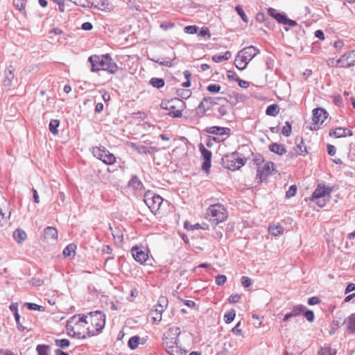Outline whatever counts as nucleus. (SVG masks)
<instances>
[{
  "instance_id": "f257e3e1",
  "label": "nucleus",
  "mask_w": 355,
  "mask_h": 355,
  "mask_svg": "<svg viewBox=\"0 0 355 355\" xmlns=\"http://www.w3.org/2000/svg\"><path fill=\"white\" fill-rule=\"evenodd\" d=\"M92 64V71H97L100 69L107 71L110 73H115L118 70V66L108 55H93L89 58Z\"/></svg>"
},
{
  "instance_id": "f03ea898",
  "label": "nucleus",
  "mask_w": 355,
  "mask_h": 355,
  "mask_svg": "<svg viewBox=\"0 0 355 355\" xmlns=\"http://www.w3.org/2000/svg\"><path fill=\"white\" fill-rule=\"evenodd\" d=\"M77 316H73L71 320L68 321L67 324V329L70 336H73L78 338H86L87 336V330H86L88 320V316L83 315V316L78 315V320Z\"/></svg>"
},
{
  "instance_id": "7ed1b4c3",
  "label": "nucleus",
  "mask_w": 355,
  "mask_h": 355,
  "mask_svg": "<svg viewBox=\"0 0 355 355\" xmlns=\"http://www.w3.org/2000/svg\"><path fill=\"white\" fill-rule=\"evenodd\" d=\"M259 53V49L254 46L243 48L237 53L235 58V67L239 70L245 69L248 63Z\"/></svg>"
},
{
  "instance_id": "20e7f679",
  "label": "nucleus",
  "mask_w": 355,
  "mask_h": 355,
  "mask_svg": "<svg viewBox=\"0 0 355 355\" xmlns=\"http://www.w3.org/2000/svg\"><path fill=\"white\" fill-rule=\"evenodd\" d=\"M91 323V327H87V336H92L100 333L104 328L105 324V315L100 311L90 312L87 315Z\"/></svg>"
},
{
  "instance_id": "39448f33",
  "label": "nucleus",
  "mask_w": 355,
  "mask_h": 355,
  "mask_svg": "<svg viewBox=\"0 0 355 355\" xmlns=\"http://www.w3.org/2000/svg\"><path fill=\"white\" fill-rule=\"evenodd\" d=\"M333 189L330 187L318 184L311 196V201L320 207L325 206L326 202L329 200Z\"/></svg>"
},
{
  "instance_id": "423d86ee",
  "label": "nucleus",
  "mask_w": 355,
  "mask_h": 355,
  "mask_svg": "<svg viewBox=\"0 0 355 355\" xmlns=\"http://www.w3.org/2000/svg\"><path fill=\"white\" fill-rule=\"evenodd\" d=\"M246 160V158L243 157L241 154L234 152L225 155L223 159V162L225 168L235 171L242 167L245 164Z\"/></svg>"
},
{
  "instance_id": "0eeeda50",
  "label": "nucleus",
  "mask_w": 355,
  "mask_h": 355,
  "mask_svg": "<svg viewBox=\"0 0 355 355\" xmlns=\"http://www.w3.org/2000/svg\"><path fill=\"white\" fill-rule=\"evenodd\" d=\"M206 214L210 220L219 223L224 222L227 218L225 207L220 204L211 205L207 210Z\"/></svg>"
},
{
  "instance_id": "6e6552de",
  "label": "nucleus",
  "mask_w": 355,
  "mask_h": 355,
  "mask_svg": "<svg viewBox=\"0 0 355 355\" xmlns=\"http://www.w3.org/2000/svg\"><path fill=\"white\" fill-rule=\"evenodd\" d=\"M184 105V102L179 98L171 99L168 102H162L161 103V107L163 109L168 110V115L172 117H180L182 116V109L176 110L175 107H182Z\"/></svg>"
},
{
  "instance_id": "1a4fd4ad",
  "label": "nucleus",
  "mask_w": 355,
  "mask_h": 355,
  "mask_svg": "<svg viewBox=\"0 0 355 355\" xmlns=\"http://www.w3.org/2000/svg\"><path fill=\"white\" fill-rule=\"evenodd\" d=\"M144 201L152 213L155 214L163 202L162 198L151 191H147L144 195Z\"/></svg>"
},
{
  "instance_id": "9d476101",
  "label": "nucleus",
  "mask_w": 355,
  "mask_h": 355,
  "mask_svg": "<svg viewBox=\"0 0 355 355\" xmlns=\"http://www.w3.org/2000/svg\"><path fill=\"white\" fill-rule=\"evenodd\" d=\"M92 153L95 157L106 164L111 165L116 162L115 156L106 150L105 147H93Z\"/></svg>"
},
{
  "instance_id": "9b49d317",
  "label": "nucleus",
  "mask_w": 355,
  "mask_h": 355,
  "mask_svg": "<svg viewBox=\"0 0 355 355\" xmlns=\"http://www.w3.org/2000/svg\"><path fill=\"white\" fill-rule=\"evenodd\" d=\"M180 334L179 327L170 328L164 335L163 340L165 347L175 345L178 341V336Z\"/></svg>"
},
{
  "instance_id": "f8f14e48",
  "label": "nucleus",
  "mask_w": 355,
  "mask_h": 355,
  "mask_svg": "<svg viewBox=\"0 0 355 355\" xmlns=\"http://www.w3.org/2000/svg\"><path fill=\"white\" fill-rule=\"evenodd\" d=\"M268 12L270 17L275 19L279 24L288 25L291 27L295 26L297 24L295 21L287 18V17L285 15L279 12L275 8H270L268 10Z\"/></svg>"
},
{
  "instance_id": "ddd939ff",
  "label": "nucleus",
  "mask_w": 355,
  "mask_h": 355,
  "mask_svg": "<svg viewBox=\"0 0 355 355\" xmlns=\"http://www.w3.org/2000/svg\"><path fill=\"white\" fill-rule=\"evenodd\" d=\"M199 150L200 151L201 156L204 159L202 164V170L205 171L207 173H209L211 168L212 153L207 150L202 144L199 145Z\"/></svg>"
},
{
  "instance_id": "4468645a",
  "label": "nucleus",
  "mask_w": 355,
  "mask_h": 355,
  "mask_svg": "<svg viewBox=\"0 0 355 355\" xmlns=\"http://www.w3.org/2000/svg\"><path fill=\"white\" fill-rule=\"evenodd\" d=\"M339 67H350L355 65V50L349 51L337 60Z\"/></svg>"
},
{
  "instance_id": "2eb2a0df",
  "label": "nucleus",
  "mask_w": 355,
  "mask_h": 355,
  "mask_svg": "<svg viewBox=\"0 0 355 355\" xmlns=\"http://www.w3.org/2000/svg\"><path fill=\"white\" fill-rule=\"evenodd\" d=\"M132 255L135 260L140 263H144L148 259V255L144 249L137 246L133 247L131 249Z\"/></svg>"
},
{
  "instance_id": "dca6fc26",
  "label": "nucleus",
  "mask_w": 355,
  "mask_h": 355,
  "mask_svg": "<svg viewBox=\"0 0 355 355\" xmlns=\"http://www.w3.org/2000/svg\"><path fill=\"white\" fill-rule=\"evenodd\" d=\"M327 116L328 113L323 108H315L313 110V121L315 125H322Z\"/></svg>"
},
{
  "instance_id": "f3484780",
  "label": "nucleus",
  "mask_w": 355,
  "mask_h": 355,
  "mask_svg": "<svg viewBox=\"0 0 355 355\" xmlns=\"http://www.w3.org/2000/svg\"><path fill=\"white\" fill-rule=\"evenodd\" d=\"M274 164L272 162H267L262 166H259L257 169V177L261 181L265 180L268 175L273 170Z\"/></svg>"
},
{
  "instance_id": "a211bd4d",
  "label": "nucleus",
  "mask_w": 355,
  "mask_h": 355,
  "mask_svg": "<svg viewBox=\"0 0 355 355\" xmlns=\"http://www.w3.org/2000/svg\"><path fill=\"white\" fill-rule=\"evenodd\" d=\"M205 131L208 134H212L219 137H223L224 135L229 136L231 132L230 128L218 126L206 128Z\"/></svg>"
},
{
  "instance_id": "6ab92c4d",
  "label": "nucleus",
  "mask_w": 355,
  "mask_h": 355,
  "mask_svg": "<svg viewBox=\"0 0 355 355\" xmlns=\"http://www.w3.org/2000/svg\"><path fill=\"white\" fill-rule=\"evenodd\" d=\"M212 103L213 101L211 97L204 98L196 109L197 114L200 116H203L206 111L210 109V106Z\"/></svg>"
},
{
  "instance_id": "aec40b11",
  "label": "nucleus",
  "mask_w": 355,
  "mask_h": 355,
  "mask_svg": "<svg viewBox=\"0 0 355 355\" xmlns=\"http://www.w3.org/2000/svg\"><path fill=\"white\" fill-rule=\"evenodd\" d=\"M92 7L103 11L110 12L114 7L110 4L108 0H94L92 3Z\"/></svg>"
},
{
  "instance_id": "412c9836",
  "label": "nucleus",
  "mask_w": 355,
  "mask_h": 355,
  "mask_svg": "<svg viewBox=\"0 0 355 355\" xmlns=\"http://www.w3.org/2000/svg\"><path fill=\"white\" fill-rule=\"evenodd\" d=\"M295 146L293 148L295 153L291 157L304 155L306 153V148L302 137H297L295 139Z\"/></svg>"
},
{
  "instance_id": "4be33fe9",
  "label": "nucleus",
  "mask_w": 355,
  "mask_h": 355,
  "mask_svg": "<svg viewBox=\"0 0 355 355\" xmlns=\"http://www.w3.org/2000/svg\"><path fill=\"white\" fill-rule=\"evenodd\" d=\"M306 309V306L304 305H295L293 307L291 312L286 314L283 319V321H288L290 318L300 315Z\"/></svg>"
},
{
  "instance_id": "5701e85b",
  "label": "nucleus",
  "mask_w": 355,
  "mask_h": 355,
  "mask_svg": "<svg viewBox=\"0 0 355 355\" xmlns=\"http://www.w3.org/2000/svg\"><path fill=\"white\" fill-rule=\"evenodd\" d=\"M164 311V305L156 304L154 309L151 310L150 315L154 321L159 322L162 320V314Z\"/></svg>"
},
{
  "instance_id": "b1692460",
  "label": "nucleus",
  "mask_w": 355,
  "mask_h": 355,
  "mask_svg": "<svg viewBox=\"0 0 355 355\" xmlns=\"http://www.w3.org/2000/svg\"><path fill=\"white\" fill-rule=\"evenodd\" d=\"M330 136H334L336 138L344 137L347 135L352 136V132L347 128H338L335 130H332L329 132Z\"/></svg>"
},
{
  "instance_id": "393cba45",
  "label": "nucleus",
  "mask_w": 355,
  "mask_h": 355,
  "mask_svg": "<svg viewBox=\"0 0 355 355\" xmlns=\"http://www.w3.org/2000/svg\"><path fill=\"white\" fill-rule=\"evenodd\" d=\"M5 78L3 80L4 86L9 87L11 85L14 78L13 69L11 66L6 69L4 71Z\"/></svg>"
},
{
  "instance_id": "a878e982",
  "label": "nucleus",
  "mask_w": 355,
  "mask_h": 355,
  "mask_svg": "<svg viewBox=\"0 0 355 355\" xmlns=\"http://www.w3.org/2000/svg\"><path fill=\"white\" fill-rule=\"evenodd\" d=\"M166 352L171 355H185L186 351L182 350L178 345V343L175 345H170L168 347H165Z\"/></svg>"
},
{
  "instance_id": "bb28decb",
  "label": "nucleus",
  "mask_w": 355,
  "mask_h": 355,
  "mask_svg": "<svg viewBox=\"0 0 355 355\" xmlns=\"http://www.w3.org/2000/svg\"><path fill=\"white\" fill-rule=\"evenodd\" d=\"M44 238L47 240H55L58 236L57 230L53 227H47L44 232Z\"/></svg>"
},
{
  "instance_id": "cd10ccee",
  "label": "nucleus",
  "mask_w": 355,
  "mask_h": 355,
  "mask_svg": "<svg viewBox=\"0 0 355 355\" xmlns=\"http://www.w3.org/2000/svg\"><path fill=\"white\" fill-rule=\"evenodd\" d=\"M269 232L274 236L282 235L284 233V228L279 224H272L268 227Z\"/></svg>"
},
{
  "instance_id": "c85d7f7f",
  "label": "nucleus",
  "mask_w": 355,
  "mask_h": 355,
  "mask_svg": "<svg viewBox=\"0 0 355 355\" xmlns=\"http://www.w3.org/2000/svg\"><path fill=\"white\" fill-rule=\"evenodd\" d=\"M271 152L279 155H282L286 153V150L283 144H278L277 143L272 144L269 146Z\"/></svg>"
},
{
  "instance_id": "c756f323",
  "label": "nucleus",
  "mask_w": 355,
  "mask_h": 355,
  "mask_svg": "<svg viewBox=\"0 0 355 355\" xmlns=\"http://www.w3.org/2000/svg\"><path fill=\"white\" fill-rule=\"evenodd\" d=\"M128 186L135 190H141L143 189V184L138 178L137 176L134 175L131 178L128 182Z\"/></svg>"
},
{
  "instance_id": "7c9ffc66",
  "label": "nucleus",
  "mask_w": 355,
  "mask_h": 355,
  "mask_svg": "<svg viewBox=\"0 0 355 355\" xmlns=\"http://www.w3.org/2000/svg\"><path fill=\"white\" fill-rule=\"evenodd\" d=\"M13 237L17 243H22L26 240L27 235L24 230L17 229L13 233Z\"/></svg>"
},
{
  "instance_id": "2f4dec72",
  "label": "nucleus",
  "mask_w": 355,
  "mask_h": 355,
  "mask_svg": "<svg viewBox=\"0 0 355 355\" xmlns=\"http://www.w3.org/2000/svg\"><path fill=\"white\" fill-rule=\"evenodd\" d=\"M112 236L113 239L116 243H121L123 241V234L121 229L115 228L114 231H112Z\"/></svg>"
},
{
  "instance_id": "473e14b6",
  "label": "nucleus",
  "mask_w": 355,
  "mask_h": 355,
  "mask_svg": "<svg viewBox=\"0 0 355 355\" xmlns=\"http://www.w3.org/2000/svg\"><path fill=\"white\" fill-rule=\"evenodd\" d=\"M232 53L230 51H226L223 55H214L212 56V60L215 62H222L223 61L227 60L231 58Z\"/></svg>"
},
{
  "instance_id": "72a5a7b5",
  "label": "nucleus",
  "mask_w": 355,
  "mask_h": 355,
  "mask_svg": "<svg viewBox=\"0 0 355 355\" xmlns=\"http://www.w3.org/2000/svg\"><path fill=\"white\" fill-rule=\"evenodd\" d=\"M218 100L220 101V107L218 108V112L221 116H225L228 114L227 106H225L224 103L227 105L228 103L227 101L225 98H218Z\"/></svg>"
},
{
  "instance_id": "f704fd0d",
  "label": "nucleus",
  "mask_w": 355,
  "mask_h": 355,
  "mask_svg": "<svg viewBox=\"0 0 355 355\" xmlns=\"http://www.w3.org/2000/svg\"><path fill=\"white\" fill-rule=\"evenodd\" d=\"M279 112V106L277 104H272L268 106L266 114L268 116H275Z\"/></svg>"
},
{
  "instance_id": "c9c22d12",
  "label": "nucleus",
  "mask_w": 355,
  "mask_h": 355,
  "mask_svg": "<svg viewBox=\"0 0 355 355\" xmlns=\"http://www.w3.org/2000/svg\"><path fill=\"white\" fill-rule=\"evenodd\" d=\"M60 125V121L58 119H52L49 123V130L53 135H58V128Z\"/></svg>"
},
{
  "instance_id": "e433bc0d",
  "label": "nucleus",
  "mask_w": 355,
  "mask_h": 355,
  "mask_svg": "<svg viewBox=\"0 0 355 355\" xmlns=\"http://www.w3.org/2000/svg\"><path fill=\"white\" fill-rule=\"evenodd\" d=\"M76 246L74 244L68 245L63 250V255L65 257L74 256Z\"/></svg>"
},
{
  "instance_id": "4c0bfd02",
  "label": "nucleus",
  "mask_w": 355,
  "mask_h": 355,
  "mask_svg": "<svg viewBox=\"0 0 355 355\" xmlns=\"http://www.w3.org/2000/svg\"><path fill=\"white\" fill-rule=\"evenodd\" d=\"M347 326L349 333L355 334V314L349 317Z\"/></svg>"
},
{
  "instance_id": "58836bf2",
  "label": "nucleus",
  "mask_w": 355,
  "mask_h": 355,
  "mask_svg": "<svg viewBox=\"0 0 355 355\" xmlns=\"http://www.w3.org/2000/svg\"><path fill=\"white\" fill-rule=\"evenodd\" d=\"M140 337L135 336L131 337L128 340V346L130 349H136L139 344Z\"/></svg>"
},
{
  "instance_id": "ea45409f",
  "label": "nucleus",
  "mask_w": 355,
  "mask_h": 355,
  "mask_svg": "<svg viewBox=\"0 0 355 355\" xmlns=\"http://www.w3.org/2000/svg\"><path fill=\"white\" fill-rule=\"evenodd\" d=\"M50 347L46 345H38L36 347V350L38 355H49Z\"/></svg>"
},
{
  "instance_id": "a19ab883",
  "label": "nucleus",
  "mask_w": 355,
  "mask_h": 355,
  "mask_svg": "<svg viewBox=\"0 0 355 355\" xmlns=\"http://www.w3.org/2000/svg\"><path fill=\"white\" fill-rule=\"evenodd\" d=\"M150 83L156 88H162L164 85V80L162 78H153L150 80Z\"/></svg>"
},
{
  "instance_id": "79ce46f5",
  "label": "nucleus",
  "mask_w": 355,
  "mask_h": 355,
  "mask_svg": "<svg viewBox=\"0 0 355 355\" xmlns=\"http://www.w3.org/2000/svg\"><path fill=\"white\" fill-rule=\"evenodd\" d=\"M336 350L329 347H322L319 352V355H336Z\"/></svg>"
},
{
  "instance_id": "37998d69",
  "label": "nucleus",
  "mask_w": 355,
  "mask_h": 355,
  "mask_svg": "<svg viewBox=\"0 0 355 355\" xmlns=\"http://www.w3.org/2000/svg\"><path fill=\"white\" fill-rule=\"evenodd\" d=\"M236 315L235 311L234 309L230 310V311L227 312L224 315V320L226 323L229 324L232 322Z\"/></svg>"
},
{
  "instance_id": "c03bdc74",
  "label": "nucleus",
  "mask_w": 355,
  "mask_h": 355,
  "mask_svg": "<svg viewBox=\"0 0 355 355\" xmlns=\"http://www.w3.org/2000/svg\"><path fill=\"white\" fill-rule=\"evenodd\" d=\"M292 126L290 122L286 121L285 125L283 126L282 133L286 137H289L291 134Z\"/></svg>"
},
{
  "instance_id": "a18cd8bd",
  "label": "nucleus",
  "mask_w": 355,
  "mask_h": 355,
  "mask_svg": "<svg viewBox=\"0 0 355 355\" xmlns=\"http://www.w3.org/2000/svg\"><path fill=\"white\" fill-rule=\"evenodd\" d=\"M55 345L61 348H65L69 346L70 342L68 339H56L55 340Z\"/></svg>"
},
{
  "instance_id": "49530a36",
  "label": "nucleus",
  "mask_w": 355,
  "mask_h": 355,
  "mask_svg": "<svg viewBox=\"0 0 355 355\" xmlns=\"http://www.w3.org/2000/svg\"><path fill=\"white\" fill-rule=\"evenodd\" d=\"M235 10L242 20L245 22H248V19L246 15L245 14L243 9L240 6H236Z\"/></svg>"
},
{
  "instance_id": "de8ad7c7",
  "label": "nucleus",
  "mask_w": 355,
  "mask_h": 355,
  "mask_svg": "<svg viewBox=\"0 0 355 355\" xmlns=\"http://www.w3.org/2000/svg\"><path fill=\"white\" fill-rule=\"evenodd\" d=\"M153 147L147 148L144 146H138L136 148V151L140 154H148L151 153Z\"/></svg>"
},
{
  "instance_id": "09e8293b",
  "label": "nucleus",
  "mask_w": 355,
  "mask_h": 355,
  "mask_svg": "<svg viewBox=\"0 0 355 355\" xmlns=\"http://www.w3.org/2000/svg\"><path fill=\"white\" fill-rule=\"evenodd\" d=\"M26 305L27 306L28 309L30 310L40 311H44V308L43 306H40L35 303H26Z\"/></svg>"
},
{
  "instance_id": "8fccbe9b",
  "label": "nucleus",
  "mask_w": 355,
  "mask_h": 355,
  "mask_svg": "<svg viewBox=\"0 0 355 355\" xmlns=\"http://www.w3.org/2000/svg\"><path fill=\"white\" fill-rule=\"evenodd\" d=\"M13 5L19 10H24L25 8L26 0H13Z\"/></svg>"
},
{
  "instance_id": "3c124183",
  "label": "nucleus",
  "mask_w": 355,
  "mask_h": 355,
  "mask_svg": "<svg viewBox=\"0 0 355 355\" xmlns=\"http://www.w3.org/2000/svg\"><path fill=\"white\" fill-rule=\"evenodd\" d=\"M297 192V186L296 185H292L290 187L289 189L286 193V197L289 198L291 197H293Z\"/></svg>"
},
{
  "instance_id": "603ef678",
  "label": "nucleus",
  "mask_w": 355,
  "mask_h": 355,
  "mask_svg": "<svg viewBox=\"0 0 355 355\" xmlns=\"http://www.w3.org/2000/svg\"><path fill=\"white\" fill-rule=\"evenodd\" d=\"M227 277L225 275H218L216 277L215 282L217 285L222 286L225 283Z\"/></svg>"
},
{
  "instance_id": "864d4df0",
  "label": "nucleus",
  "mask_w": 355,
  "mask_h": 355,
  "mask_svg": "<svg viewBox=\"0 0 355 355\" xmlns=\"http://www.w3.org/2000/svg\"><path fill=\"white\" fill-rule=\"evenodd\" d=\"M207 89L210 92L218 93L220 90V86L218 84H211Z\"/></svg>"
},
{
  "instance_id": "5fc2aeb1",
  "label": "nucleus",
  "mask_w": 355,
  "mask_h": 355,
  "mask_svg": "<svg viewBox=\"0 0 355 355\" xmlns=\"http://www.w3.org/2000/svg\"><path fill=\"white\" fill-rule=\"evenodd\" d=\"M184 31L188 34H195L198 31V27L196 26H187L184 27Z\"/></svg>"
},
{
  "instance_id": "6e6d98bb",
  "label": "nucleus",
  "mask_w": 355,
  "mask_h": 355,
  "mask_svg": "<svg viewBox=\"0 0 355 355\" xmlns=\"http://www.w3.org/2000/svg\"><path fill=\"white\" fill-rule=\"evenodd\" d=\"M10 216V212L8 217L6 216L5 214L3 213L2 210L0 209V225L1 226H3L8 221V218Z\"/></svg>"
},
{
  "instance_id": "4d7b16f0",
  "label": "nucleus",
  "mask_w": 355,
  "mask_h": 355,
  "mask_svg": "<svg viewBox=\"0 0 355 355\" xmlns=\"http://www.w3.org/2000/svg\"><path fill=\"white\" fill-rule=\"evenodd\" d=\"M304 316L309 322H313L314 320V313L311 310L304 311Z\"/></svg>"
},
{
  "instance_id": "13d9d810",
  "label": "nucleus",
  "mask_w": 355,
  "mask_h": 355,
  "mask_svg": "<svg viewBox=\"0 0 355 355\" xmlns=\"http://www.w3.org/2000/svg\"><path fill=\"white\" fill-rule=\"evenodd\" d=\"M15 319L17 325V329L20 331H23L25 330V327L20 323V315L19 313H16L14 315Z\"/></svg>"
},
{
  "instance_id": "bf43d9fd",
  "label": "nucleus",
  "mask_w": 355,
  "mask_h": 355,
  "mask_svg": "<svg viewBox=\"0 0 355 355\" xmlns=\"http://www.w3.org/2000/svg\"><path fill=\"white\" fill-rule=\"evenodd\" d=\"M241 283L243 287L247 288L251 285V279L248 277L243 276L241 279Z\"/></svg>"
},
{
  "instance_id": "052dcab7",
  "label": "nucleus",
  "mask_w": 355,
  "mask_h": 355,
  "mask_svg": "<svg viewBox=\"0 0 355 355\" xmlns=\"http://www.w3.org/2000/svg\"><path fill=\"white\" fill-rule=\"evenodd\" d=\"M236 81L238 82L239 85L242 88H248L250 86V83L245 80H243L239 78H236Z\"/></svg>"
},
{
  "instance_id": "680f3d73",
  "label": "nucleus",
  "mask_w": 355,
  "mask_h": 355,
  "mask_svg": "<svg viewBox=\"0 0 355 355\" xmlns=\"http://www.w3.org/2000/svg\"><path fill=\"white\" fill-rule=\"evenodd\" d=\"M241 322H239L236 326L232 329L233 334L236 335H242V330L240 328Z\"/></svg>"
},
{
  "instance_id": "e2e57ef3",
  "label": "nucleus",
  "mask_w": 355,
  "mask_h": 355,
  "mask_svg": "<svg viewBox=\"0 0 355 355\" xmlns=\"http://www.w3.org/2000/svg\"><path fill=\"white\" fill-rule=\"evenodd\" d=\"M199 35L202 37H207L208 38H209L211 36L209 31L207 27L202 28Z\"/></svg>"
},
{
  "instance_id": "0e129e2a",
  "label": "nucleus",
  "mask_w": 355,
  "mask_h": 355,
  "mask_svg": "<svg viewBox=\"0 0 355 355\" xmlns=\"http://www.w3.org/2000/svg\"><path fill=\"white\" fill-rule=\"evenodd\" d=\"M52 1L58 5L59 10L61 12H64V3L63 0H52Z\"/></svg>"
},
{
  "instance_id": "69168bd1",
  "label": "nucleus",
  "mask_w": 355,
  "mask_h": 355,
  "mask_svg": "<svg viewBox=\"0 0 355 355\" xmlns=\"http://www.w3.org/2000/svg\"><path fill=\"white\" fill-rule=\"evenodd\" d=\"M328 154L331 156H334L336 153V148L334 146L328 144L327 145Z\"/></svg>"
},
{
  "instance_id": "338daca9",
  "label": "nucleus",
  "mask_w": 355,
  "mask_h": 355,
  "mask_svg": "<svg viewBox=\"0 0 355 355\" xmlns=\"http://www.w3.org/2000/svg\"><path fill=\"white\" fill-rule=\"evenodd\" d=\"M320 302V300L318 297H312L308 300V304L309 305H315L318 304Z\"/></svg>"
},
{
  "instance_id": "774afa93",
  "label": "nucleus",
  "mask_w": 355,
  "mask_h": 355,
  "mask_svg": "<svg viewBox=\"0 0 355 355\" xmlns=\"http://www.w3.org/2000/svg\"><path fill=\"white\" fill-rule=\"evenodd\" d=\"M239 299H240V295L235 294V295H230L228 300H229L230 303H236L239 300Z\"/></svg>"
}]
</instances>
